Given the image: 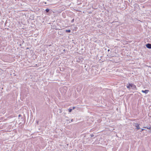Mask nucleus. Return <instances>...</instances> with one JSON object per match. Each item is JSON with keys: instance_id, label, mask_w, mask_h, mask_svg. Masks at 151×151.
<instances>
[{"instance_id": "nucleus-1", "label": "nucleus", "mask_w": 151, "mask_h": 151, "mask_svg": "<svg viewBox=\"0 0 151 151\" xmlns=\"http://www.w3.org/2000/svg\"><path fill=\"white\" fill-rule=\"evenodd\" d=\"M127 87L128 89H130V88H132V89L136 88V86L133 83H129V85L127 86Z\"/></svg>"}, {"instance_id": "nucleus-2", "label": "nucleus", "mask_w": 151, "mask_h": 151, "mask_svg": "<svg viewBox=\"0 0 151 151\" xmlns=\"http://www.w3.org/2000/svg\"><path fill=\"white\" fill-rule=\"evenodd\" d=\"M146 47L149 49H151V44L148 43L146 45Z\"/></svg>"}, {"instance_id": "nucleus-3", "label": "nucleus", "mask_w": 151, "mask_h": 151, "mask_svg": "<svg viewBox=\"0 0 151 151\" xmlns=\"http://www.w3.org/2000/svg\"><path fill=\"white\" fill-rule=\"evenodd\" d=\"M149 91L148 90H145V91L142 90V93H145L146 94Z\"/></svg>"}, {"instance_id": "nucleus-4", "label": "nucleus", "mask_w": 151, "mask_h": 151, "mask_svg": "<svg viewBox=\"0 0 151 151\" xmlns=\"http://www.w3.org/2000/svg\"><path fill=\"white\" fill-rule=\"evenodd\" d=\"M139 124H138L137 123L136 124V126L137 127V129H140V127L139 126Z\"/></svg>"}, {"instance_id": "nucleus-5", "label": "nucleus", "mask_w": 151, "mask_h": 151, "mask_svg": "<svg viewBox=\"0 0 151 151\" xmlns=\"http://www.w3.org/2000/svg\"><path fill=\"white\" fill-rule=\"evenodd\" d=\"M65 32H70V29L66 30Z\"/></svg>"}, {"instance_id": "nucleus-6", "label": "nucleus", "mask_w": 151, "mask_h": 151, "mask_svg": "<svg viewBox=\"0 0 151 151\" xmlns=\"http://www.w3.org/2000/svg\"><path fill=\"white\" fill-rule=\"evenodd\" d=\"M68 110L69 111V112H70L72 111V109H68Z\"/></svg>"}, {"instance_id": "nucleus-7", "label": "nucleus", "mask_w": 151, "mask_h": 151, "mask_svg": "<svg viewBox=\"0 0 151 151\" xmlns=\"http://www.w3.org/2000/svg\"><path fill=\"white\" fill-rule=\"evenodd\" d=\"M151 127H145V128H147V129H151Z\"/></svg>"}, {"instance_id": "nucleus-8", "label": "nucleus", "mask_w": 151, "mask_h": 151, "mask_svg": "<svg viewBox=\"0 0 151 151\" xmlns=\"http://www.w3.org/2000/svg\"><path fill=\"white\" fill-rule=\"evenodd\" d=\"M45 10L47 12H49V9H47Z\"/></svg>"}, {"instance_id": "nucleus-9", "label": "nucleus", "mask_w": 151, "mask_h": 151, "mask_svg": "<svg viewBox=\"0 0 151 151\" xmlns=\"http://www.w3.org/2000/svg\"><path fill=\"white\" fill-rule=\"evenodd\" d=\"M74 19H73L72 20V21H71V22H74Z\"/></svg>"}, {"instance_id": "nucleus-10", "label": "nucleus", "mask_w": 151, "mask_h": 151, "mask_svg": "<svg viewBox=\"0 0 151 151\" xmlns=\"http://www.w3.org/2000/svg\"><path fill=\"white\" fill-rule=\"evenodd\" d=\"M75 108V107H73V109H74Z\"/></svg>"}, {"instance_id": "nucleus-11", "label": "nucleus", "mask_w": 151, "mask_h": 151, "mask_svg": "<svg viewBox=\"0 0 151 151\" xmlns=\"http://www.w3.org/2000/svg\"><path fill=\"white\" fill-rule=\"evenodd\" d=\"M143 130H144V129H142L141 131H143Z\"/></svg>"}]
</instances>
